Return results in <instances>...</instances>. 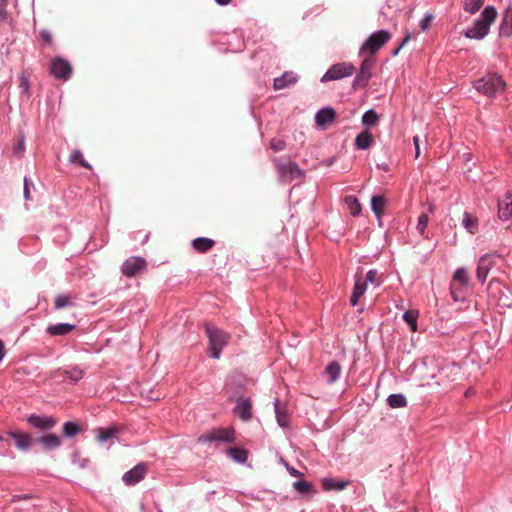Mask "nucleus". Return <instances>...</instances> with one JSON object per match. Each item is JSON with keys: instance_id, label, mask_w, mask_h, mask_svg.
<instances>
[{"instance_id": "48", "label": "nucleus", "mask_w": 512, "mask_h": 512, "mask_svg": "<svg viewBox=\"0 0 512 512\" xmlns=\"http://www.w3.org/2000/svg\"><path fill=\"white\" fill-rule=\"evenodd\" d=\"M428 224V216L426 214H421L418 218L416 229L420 235H424L426 227Z\"/></svg>"}, {"instance_id": "44", "label": "nucleus", "mask_w": 512, "mask_h": 512, "mask_svg": "<svg viewBox=\"0 0 512 512\" xmlns=\"http://www.w3.org/2000/svg\"><path fill=\"white\" fill-rule=\"evenodd\" d=\"M367 290L366 282L362 281V278H357L352 290V293L358 296H363Z\"/></svg>"}, {"instance_id": "15", "label": "nucleus", "mask_w": 512, "mask_h": 512, "mask_svg": "<svg viewBox=\"0 0 512 512\" xmlns=\"http://www.w3.org/2000/svg\"><path fill=\"white\" fill-rule=\"evenodd\" d=\"M8 435L15 441V446L21 451H28L36 444L35 437L29 433L10 431Z\"/></svg>"}, {"instance_id": "19", "label": "nucleus", "mask_w": 512, "mask_h": 512, "mask_svg": "<svg viewBox=\"0 0 512 512\" xmlns=\"http://www.w3.org/2000/svg\"><path fill=\"white\" fill-rule=\"evenodd\" d=\"M336 118V111L331 108H323L316 113L315 121L318 126L332 125Z\"/></svg>"}, {"instance_id": "51", "label": "nucleus", "mask_w": 512, "mask_h": 512, "mask_svg": "<svg viewBox=\"0 0 512 512\" xmlns=\"http://www.w3.org/2000/svg\"><path fill=\"white\" fill-rule=\"evenodd\" d=\"M433 19H434V16L432 14H426L425 17L420 22L421 29L423 31H426L430 27Z\"/></svg>"}, {"instance_id": "53", "label": "nucleus", "mask_w": 512, "mask_h": 512, "mask_svg": "<svg viewBox=\"0 0 512 512\" xmlns=\"http://www.w3.org/2000/svg\"><path fill=\"white\" fill-rule=\"evenodd\" d=\"M34 496L32 494H16L12 496V502H18L21 500L32 499Z\"/></svg>"}, {"instance_id": "64", "label": "nucleus", "mask_w": 512, "mask_h": 512, "mask_svg": "<svg viewBox=\"0 0 512 512\" xmlns=\"http://www.w3.org/2000/svg\"><path fill=\"white\" fill-rule=\"evenodd\" d=\"M158 512H163L161 509Z\"/></svg>"}, {"instance_id": "11", "label": "nucleus", "mask_w": 512, "mask_h": 512, "mask_svg": "<svg viewBox=\"0 0 512 512\" xmlns=\"http://www.w3.org/2000/svg\"><path fill=\"white\" fill-rule=\"evenodd\" d=\"M147 261L142 256H131L127 258L121 266V272L126 277H133L141 270L145 269Z\"/></svg>"}, {"instance_id": "43", "label": "nucleus", "mask_w": 512, "mask_h": 512, "mask_svg": "<svg viewBox=\"0 0 512 512\" xmlns=\"http://www.w3.org/2000/svg\"><path fill=\"white\" fill-rule=\"evenodd\" d=\"M67 377L71 380L72 383H77L79 380L83 378V370L79 367L74 366L71 369L66 371Z\"/></svg>"}, {"instance_id": "7", "label": "nucleus", "mask_w": 512, "mask_h": 512, "mask_svg": "<svg viewBox=\"0 0 512 512\" xmlns=\"http://www.w3.org/2000/svg\"><path fill=\"white\" fill-rule=\"evenodd\" d=\"M26 422L41 433H49L57 424L56 419L49 415L29 414L25 417Z\"/></svg>"}, {"instance_id": "34", "label": "nucleus", "mask_w": 512, "mask_h": 512, "mask_svg": "<svg viewBox=\"0 0 512 512\" xmlns=\"http://www.w3.org/2000/svg\"><path fill=\"white\" fill-rule=\"evenodd\" d=\"M118 433L115 427L99 428L97 433V440L100 443H105L108 440L114 438Z\"/></svg>"}, {"instance_id": "36", "label": "nucleus", "mask_w": 512, "mask_h": 512, "mask_svg": "<svg viewBox=\"0 0 512 512\" xmlns=\"http://www.w3.org/2000/svg\"><path fill=\"white\" fill-rule=\"evenodd\" d=\"M274 411H275V416H276V420H277L278 425L281 428L288 427V425H289L288 417H287V415L285 413H282L280 411L279 400L278 399H276L274 401Z\"/></svg>"}, {"instance_id": "61", "label": "nucleus", "mask_w": 512, "mask_h": 512, "mask_svg": "<svg viewBox=\"0 0 512 512\" xmlns=\"http://www.w3.org/2000/svg\"><path fill=\"white\" fill-rule=\"evenodd\" d=\"M420 155V146L415 147V157L418 158Z\"/></svg>"}, {"instance_id": "4", "label": "nucleus", "mask_w": 512, "mask_h": 512, "mask_svg": "<svg viewBox=\"0 0 512 512\" xmlns=\"http://www.w3.org/2000/svg\"><path fill=\"white\" fill-rule=\"evenodd\" d=\"M392 35L387 30H379L372 33L360 48V55H373L379 51L390 39Z\"/></svg>"}, {"instance_id": "14", "label": "nucleus", "mask_w": 512, "mask_h": 512, "mask_svg": "<svg viewBox=\"0 0 512 512\" xmlns=\"http://www.w3.org/2000/svg\"><path fill=\"white\" fill-rule=\"evenodd\" d=\"M252 403L249 398L239 396L236 399V405L234 407V413L242 420L249 421L252 418Z\"/></svg>"}, {"instance_id": "35", "label": "nucleus", "mask_w": 512, "mask_h": 512, "mask_svg": "<svg viewBox=\"0 0 512 512\" xmlns=\"http://www.w3.org/2000/svg\"><path fill=\"white\" fill-rule=\"evenodd\" d=\"M363 282H366V286H368V283H370L375 288H378L383 283V280H381L378 277V271L376 269H370L366 273V276L364 279H362Z\"/></svg>"}, {"instance_id": "41", "label": "nucleus", "mask_w": 512, "mask_h": 512, "mask_svg": "<svg viewBox=\"0 0 512 512\" xmlns=\"http://www.w3.org/2000/svg\"><path fill=\"white\" fill-rule=\"evenodd\" d=\"M484 4V0H466L464 3V10L474 14L476 13Z\"/></svg>"}, {"instance_id": "56", "label": "nucleus", "mask_w": 512, "mask_h": 512, "mask_svg": "<svg viewBox=\"0 0 512 512\" xmlns=\"http://www.w3.org/2000/svg\"><path fill=\"white\" fill-rule=\"evenodd\" d=\"M359 298L360 296L358 295H355V294H351V297H350V304L351 306L355 307L357 306L358 302H359Z\"/></svg>"}, {"instance_id": "57", "label": "nucleus", "mask_w": 512, "mask_h": 512, "mask_svg": "<svg viewBox=\"0 0 512 512\" xmlns=\"http://www.w3.org/2000/svg\"><path fill=\"white\" fill-rule=\"evenodd\" d=\"M5 354H6V351H5L4 343L2 340H0V363L4 359Z\"/></svg>"}, {"instance_id": "23", "label": "nucleus", "mask_w": 512, "mask_h": 512, "mask_svg": "<svg viewBox=\"0 0 512 512\" xmlns=\"http://www.w3.org/2000/svg\"><path fill=\"white\" fill-rule=\"evenodd\" d=\"M215 241L207 237H197L192 241V247L199 253H205L213 248Z\"/></svg>"}, {"instance_id": "31", "label": "nucleus", "mask_w": 512, "mask_h": 512, "mask_svg": "<svg viewBox=\"0 0 512 512\" xmlns=\"http://www.w3.org/2000/svg\"><path fill=\"white\" fill-rule=\"evenodd\" d=\"M69 162L72 164H77L83 168L92 170V165L86 161L83 157L82 152L79 149H75L69 156Z\"/></svg>"}, {"instance_id": "12", "label": "nucleus", "mask_w": 512, "mask_h": 512, "mask_svg": "<svg viewBox=\"0 0 512 512\" xmlns=\"http://www.w3.org/2000/svg\"><path fill=\"white\" fill-rule=\"evenodd\" d=\"M146 473L145 463L140 462L123 474L122 481L128 486H134L145 478Z\"/></svg>"}, {"instance_id": "8", "label": "nucleus", "mask_w": 512, "mask_h": 512, "mask_svg": "<svg viewBox=\"0 0 512 512\" xmlns=\"http://www.w3.org/2000/svg\"><path fill=\"white\" fill-rule=\"evenodd\" d=\"M355 71V67L351 63L342 62L332 65L324 74L321 81L339 80L344 77L351 76Z\"/></svg>"}, {"instance_id": "16", "label": "nucleus", "mask_w": 512, "mask_h": 512, "mask_svg": "<svg viewBox=\"0 0 512 512\" xmlns=\"http://www.w3.org/2000/svg\"><path fill=\"white\" fill-rule=\"evenodd\" d=\"M512 216V191L505 194L504 199L498 201V217L502 221H508Z\"/></svg>"}, {"instance_id": "2", "label": "nucleus", "mask_w": 512, "mask_h": 512, "mask_svg": "<svg viewBox=\"0 0 512 512\" xmlns=\"http://www.w3.org/2000/svg\"><path fill=\"white\" fill-rule=\"evenodd\" d=\"M497 11L493 6H487L481 17L475 20L473 26L466 30L465 36L470 39H483L489 32L490 25L495 21Z\"/></svg>"}, {"instance_id": "45", "label": "nucleus", "mask_w": 512, "mask_h": 512, "mask_svg": "<svg viewBox=\"0 0 512 512\" xmlns=\"http://www.w3.org/2000/svg\"><path fill=\"white\" fill-rule=\"evenodd\" d=\"M31 188H34V183L29 177L25 176L24 177L23 195H24V198L26 201H30L32 199L31 198Z\"/></svg>"}, {"instance_id": "29", "label": "nucleus", "mask_w": 512, "mask_h": 512, "mask_svg": "<svg viewBox=\"0 0 512 512\" xmlns=\"http://www.w3.org/2000/svg\"><path fill=\"white\" fill-rule=\"evenodd\" d=\"M344 202L347 205L352 216L356 217L361 213V204L356 196L347 195L344 198Z\"/></svg>"}, {"instance_id": "30", "label": "nucleus", "mask_w": 512, "mask_h": 512, "mask_svg": "<svg viewBox=\"0 0 512 512\" xmlns=\"http://www.w3.org/2000/svg\"><path fill=\"white\" fill-rule=\"evenodd\" d=\"M501 33L505 36H512V7L505 11L501 24Z\"/></svg>"}, {"instance_id": "17", "label": "nucleus", "mask_w": 512, "mask_h": 512, "mask_svg": "<svg viewBox=\"0 0 512 512\" xmlns=\"http://www.w3.org/2000/svg\"><path fill=\"white\" fill-rule=\"evenodd\" d=\"M76 328L75 324H71L68 322H61L56 324H50L46 328L47 334L50 336H65L68 335Z\"/></svg>"}, {"instance_id": "5", "label": "nucleus", "mask_w": 512, "mask_h": 512, "mask_svg": "<svg viewBox=\"0 0 512 512\" xmlns=\"http://www.w3.org/2000/svg\"><path fill=\"white\" fill-rule=\"evenodd\" d=\"M274 163L277 168L279 180L283 183H289L302 176V170L295 162L283 161L280 158H274Z\"/></svg>"}, {"instance_id": "39", "label": "nucleus", "mask_w": 512, "mask_h": 512, "mask_svg": "<svg viewBox=\"0 0 512 512\" xmlns=\"http://www.w3.org/2000/svg\"><path fill=\"white\" fill-rule=\"evenodd\" d=\"M378 114L374 110H369L366 113H364L362 117V123L363 125L369 127V126H375L378 124Z\"/></svg>"}, {"instance_id": "20", "label": "nucleus", "mask_w": 512, "mask_h": 512, "mask_svg": "<svg viewBox=\"0 0 512 512\" xmlns=\"http://www.w3.org/2000/svg\"><path fill=\"white\" fill-rule=\"evenodd\" d=\"M349 485L348 480L326 477L322 479V487L325 491H342Z\"/></svg>"}, {"instance_id": "27", "label": "nucleus", "mask_w": 512, "mask_h": 512, "mask_svg": "<svg viewBox=\"0 0 512 512\" xmlns=\"http://www.w3.org/2000/svg\"><path fill=\"white\" fill-rule=\"evenodd\" d=\"M327 375H328V383L332 384L338 380L341 374V365L338 361H331L325 369Z\"/></svg>"}, {"instance_id": "40", "label": "nucleus", "mask_w": 512, "mask_h": 512, "mask_svg": "<svg viewBox=\"0 0 512 512\" xmlns=\"http://www.w3.org/2000/svg\"><path fill=\"white\" fill-rule=\"evenodd\" d=\"M72 306H74V303L70 300V297L67 294H60L55 299L56 309H63Z\"/></svg>"}, {"instance_id": "26", "label": "nucleus", "mask_w": 512, "mask_h": 512, "mask_svg": "<svg viewBox=\"0 0 512 512\" xmlns=\"http://www.w3.org/2000/svg\"><path fill=\"white\" fill-rule=\"evenodd\" d=\"M418 316L419 312L414 309L406 310L402 315L403 321L408 325L412 332H416L418 330Z\"/></svg>"}, {"instance_id": "62", "label": "nucleus", "mask_w": 512, "mask_h": 512, "mask_svg": "<svg viewBox=\"0 0 512 512\" xmlns=\"http://www.w3.org/2000/svg\"><path fill=\"white\" fill-rule=\"evenodd\" d=\"M4 227V220L2 218V216L0 215V231L3 229Z\"/></svg>"}, {"instance_id": "63", "label": "nucleus", "mask_w": 512, "mask_h": 512, "mask_svg": "<svg viewBox=\"0 0 512 512\" xmlns=\"http://www.w3.org/2000/svg\"><path fill=\"white\" fill-rule=\"evenodd\" d=\"M148 238H149V233L145 235L143 243H145L148 240Z\"/></svg>"}, {"instance_id": "6", "label": "nucleus", "mask_w": 512, "mask_h": 512, "mask_svg": "<svg viewBox=\"0 0 512 512\" xmlns=\"http://www.w3.org/2000/svg\"><path fill=\"white\" fill-rule=\"evenodd\" d=\"M235 440V431L233 428H218L212 431L202 434L197 438V442L200 444L211 443V442H223L231 443Z\"/></svg>"}, {"instance_id": "49", "label": "nucleus", "mask_w": 512, "mask_h": 512, "mask_svg": "<svg viewBox=\"0 0 512 512\" xmlns=\"http://www.w3.org/2000/svg\"><path fill=\"white\" fill-rule=\"evenodd\" d=\"M286 146V142L281 138H274L270 141V148L274 152L282 151Z\"/></svg>"}, {"instance_id": "52", "label": "nucleus", "mask_w": 512, "mask_h": 512, "mask_svg": "<svg viewBox=\"0 0 512 512\" xmlns=\"http://www.w3.org/2000/svg\"><path fill=\"white\" fill-rule=\"evenodd\" d=\"M462 289L463 288H460V286L456 288L454 285H451V296L453 297L454 301H459L463 299V297L459 295Z\"/></svg>"}, {"instance_id": "55", "label": "nucleus", "mask_w": 512, "mask_h": 512, "mask_svg": "<svg viewBox=\"0 0 512 512\" xmlns=\"http://www.w3.org/2000/svg\"><path fill=\"white\" fill-rule=\"evenodd\" d=\"M41 38L47 44H51L52 43V35L49 32H47V31L41 32Z\"/></svg>"}, {"instance_id": "13", "label": "nucleus", "mask_w": 512, "mask_h": 512, "mask_svg": "<svg viewBox=\"0 0 512 512\" xmlns=\"http://www.w3.org/2000/svg\"><path fill=\"white\" fill-rule=\"evenodd\" d=\"M36 444H40L44 451L50 452L61 447V438L54 433H46L43 436L35 437Z\"/></svg>"}, {"instance_id": "21", "label": "nucleus", "mask_w": 512, "mask_h": 512, "mask_svg": "<svg viewBox=\"0 0 512 512\" xmlns=\"http://www.w3.org/2000/svg\"><path fill=\"white\" fill-rule=\"evenodd\" d=\"M490 271V260L488 255L482 256L477 264L476 277L481 284H484L487 280V276Z\"/></svg>"}, {"instance_id": "3", "label": "nucleus", "mask_w": 512, "mask_h": 512, "mask_svg": "<svg viewBox=\"0 0 512 512\" xmlns=\"http://www.w3.org/2000/svg\"><path fill=\"white\" fill-rule=\"evenodd\" d=\"M474 88L488 97H493L498 93L504 92L506 83L503 81L501 76L497 74H488L481 79L476 80L474 82Z\"/></svg>"}, {"instance_id": "32", "label": "nucleus", "mask_w": 512, "mask_h": 512, "mask_svg": "<svg viewBox=\"0 0 512 512\" xmlns=\"http://www.w3.org/2000/svg\"><path fill=\"white\" fill-rule=\"evenodd\" d=\"M385 204H386V199L383 195H373L372 196L371 210L377 217H380Z\"/></svg>"}, {"instance_id": "42", "label": "nucleus", "mask_w": 512, "mask_h": 512, "mask_svg": "<svg viewBox=\"0 0 512 512\" xmlns=\"http://www.w3.org/2000/svg\"><path fill=\"white\" fill-rule=\"evenodd\" d=\"M462 225L470 233H473L477 226L476 220L468 212H465L463 215Z\"/></svg>"}, {"instance_id": "58", "label": "nucleus", "mask_w": 512, "mask_h": 512, "mask_svg": "<svg viewBox=\"0 0 512 512\" xmlns=\"http://www.w3.org/2000/svg\"><path fill=\"white\" fill-rule=\"evenodd\" d=\"M217 4L219 5H228L232 0H215Z\"/></svg>"}, {"instance_id": "9", "label": "nucleus", "mask_w": 512, "mask_h": 512, "mask_svg": "<svg viewBox=\"0 0 512 512\" xmlns=\"http://www.w3.org/2000/svg\"><path fill=\"white\" fill-rule=\"evenodd\" d=\"M375 66V59L372 57L365 58L360 66V71L354 79L353 88H364L367 86L372 77V69Z\"/></svg>"}, {"instance_id": "38", "label": "nucleus", "mask_w": 512, "mask_h": 512, "mask_svg": "<svg viewBox=\"0 0 512 512\" xmlns=\"http://www.w3.org/2000/svg\"><path fill=\"white\" fill-rule=\"evenodd\" d=\"M24 151H25V135L21 132L18 135L16 143L14 145L13 155L17 158H21L23 156Z\"/></svg>"}, {"instance_id": "37", "label": "nucleus", "mask_w": 512, "mask_h": 512, "mask_svg": "<svg viewBox=\"0 0 512 512\" xmlns=\"http://www.w3.org/2000/svg\"><path fill=\"white\" fill-rule=\"evenodd\" d=\"M293 488L300 494H306L312 491L313 485L306 480L298 479L293 482Z\"/></svg>"}, {"instance_id": "22", "label": "nucleus", "mask_w": 512, "mask_h": 512, "mask_svg": "<svg viewBox=\"0 0 512 512\" xmlns=\"http://www.w3.org/2000/svg\"><path fill=\"white\" fill-rule=\"evenodd\" d=\"M459 285L460 288L467 289L470 284V277L465 267H459L455 270L452 278V285Z\"/></svg>"}, {"instance_id": "25", "label": "nucleus", "mask_w": 512, "mask_h": 512, "mask_svg": "<svg viewBox=\"0 0 512 512\" xmlns=\"http://www.w3.org/2000/svg\"><path fill=\"white\" fill-rule=\"evenodd\" d=\"M373 136L370 130H362L355 138V146L358 150H366L370 147Z\"/></svg>"}, {"instance_id": "46", "label": "nucleus", "mask_w": 512, "mask_h": 512, "mask_svg": "<svg viewBox=\"0 0 512 512\" xmlns=\"http://www.w3.org/2000/svg\"><path fill=\"white\" fill-rule=\"evenodd\" d=\"M71 461L74 465H78L80 468H86L89 464V460L87 458H81L77 451H74L71 454Z\"/></svg>"}, {"instance_id": "60", "label": "nucleus", "mask_w": 512, "mask_h": 512, "mask_svg": "<svg viewBox=\"0 0 512 512\" xmlns=\"http://www.w3.org/2000/svg\"><path fill=\"white\" fill-rule=\"evenodd\" d=\"M463 158L465 161H470L471 160V154L470 153H465L463 154Z\"/></svg>"}, {"instance_id": "10", "label": "nucleus", "mask_w": 512, "mask_h": 512, "mask_svg": "<svg viewBox=\"0 0 512 512\" xmlns=\"http://www.w3.org/2000/svg\"><path fill=\"white\" fill-rule=\"evenodd\" d=\"M72 71V66L67 60L61 57H56L51 60L50 73L56 79L67 81L71 77Z\"/></svg>"}, {"instance_id": "18", "label": "nucleus", "mask_w": 512, "mask_h": 512, "mask_svg": "<svg viewBox=\"0 0 512 512\" xmlns=\"http://www.w3.org/2000/svg\"><path fill=\"white\" fill-rule=\"evenodd\" d=\"M297 81L298 77L292 71H287L274 79L273 87L275 90H281L294 85Z\"/></svg>"}, {"instance_id": "1", "label": "nucleus", "mask_w": 512, "mask_h": 512, "mask_svg": "<svg viewBox=\"0 0 512 512\" xmlns=\"http://www.w3.org/2000/svg\"><path fill=\"white\" fill-rule=\"evenodd\" d=\"M205 333L209 340L210 357L212 359H219L222 350L228 345L230 334L222 329H219L212 323H205Z\"/></svg>"}, {"instance_id": "50", "label": "nucleus", "mask_w": 512, "mask_h": 512, "mask_svg": "<svg viewBox=\"0 0 512 512\" xmlns=\"http://www.w3.org/2000/svg\"><path fill=\"white\" fill-rule=\"evenodd\" d=\"M19 80V88L22 90V93H25L27 96H29L30 84L28 79L24 75H21Z\"/></svg>"}, {"instance_id": "59", "label": "nucleus", "mask_w": 512, "mask_h": 512, "mask_svg": "<svg viewBox=\"0 0 512 512\" xmlns=\"http://www.w3.org/2000/svg\"><path fill=\"white\" fill-rule=\"evenodd\" d=\"M413 142H414V146L415 147L419 146V136H414L413 137Z\"/></svg>"}, {"instance_id": "47", "label": "nucleus", "mask_w": 512, "mask_h": 512, "mask_svg": "<svg viewBox=\"0 0 512 512\" xmlns=\"http://www.w3.org/2000/svg\"><path fill=\"white\" fill-rule=\"evenodd\" d=\"M280 462L285 466L287 472L292 476L296 478L303 477V473L299 471L298 469L291 466L283 457L280 458Z\"/></svg>"}, {"instance_id": "33", "label": "nucleus", "mask_w": 512, "mask_h": 512, "mask_svg": "<svg viewBox=\"0 0 512 512\" xmlns=\"http://www.w3.org/2000/svg\"><path fill=\"white\" fill-rule=\"evenodd\" d=\"M80 432V426L75 421H67L63 424L62 434L65 438H72Z\"/></svg>"}, {"instance_id": "28", "label": "nucleus", "mask_w": 512, "mask_h": 512, "mask_svg": "<svg viewBox=\"0 0 512 512\" xmlns=\"http://www.w3.org/2000/svg\"><path fill=\"white\" fill-rule=\"evenodd\" d=\"M387 404L391 408H404L407 406V398L402 393H393L387 397Z\"/></svg>"}, {"instance_id": "54", "label": "nucleus", "mask_w": 512, "mask_h": 512, "mask_svg": "<svg viewBox=\"0 0 512 512\" xmlns=\"http://www.w3.org/2000/svg\"><path fill=\"white\" fill-rule=\"evenodd\" d=\"M410 40V35H407L401 42L400 46L397 47L394 51H393V55L396 56L398 55L399 51L407 44V42Z\"/></svg>"}, {"instance_id": "24", "label": "nucleus", "mask_w": 512, "mask_h": 512, "mask_svg": "<svg viewBox=\"0 0 512 512\" xmlns=\"http://www.w3.org/2000/svg\"><path fill=\"white\" fill-rule=\"evenodd\" d=\"M227 455L238 464H244L248 459V451L240 447H229L226 450Z\"/></svg>"}]
</instances>
